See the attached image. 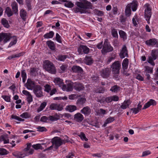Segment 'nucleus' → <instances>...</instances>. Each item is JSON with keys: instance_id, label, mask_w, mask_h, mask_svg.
<instances>
[{"instance_id": "nucleus-1", "label": "nucleus", "mask_w": 158, "mask_h": 158, "mask_svg": "<svg viewBox=\"0 0 158 158\" xmlns=\"http://www.w3.org/2000/svg\"><path fill=\"white\" fill-rule=\"evenodd\" d=\"M76 4L79 8H77L75 10L76 13L80 12L81 13H86L88 12V9L92 8V5L90 2L85 1L83 2H77Z\"/></svg>"}, {"instance_id": "nucleus-2", "label": "nucleus", "mask_w": 158, "mask_h": 158, "mask_svg": "<svg viewBox=\"0 0 158 158\" xmlns=\"http://www.w3.org/2000/svg\"><path fill=\"white\" fill-rule=\"evenodd\" d=\"M43 66L45 69L50 73L55 74L56 72L54 65L48 60H45L44 61Z\"/></svg>"}, {"instance_id": "nucleus-3", "label": "nucleus", "mask_w": 158, "mask_h": 158, "mask_svg": "<svg viewBox=\"0 0 158 158\" xmlns=\"http://www.w3.org/2000/svg\"><path fill=\"white\" fill-rule=\"evenodd\" d=\"M63 141L64 140H61L59 137H54L52 139V145L47 149L44 150V151L52 150L53 148V145L55 146V148L57 149L62 144Z\"/></svg>"}, {"instance_id": "nucleus-4", "label": "nucleus", "mask_w": 158, "mask_h": 158, "mask_svg": "<svg viewBox=\"0 0 158 158\" xmlns=\"http://www.w3.org/2000/svg\"><path fill=\"white\" fill-rule=\"evenodd\" d=\"M120 67L121 64L119 61L114 62L111 66L112 73L114 75V76L116 78L118 77Z\"/></svg>"}, {"instance_id": "nucleus-5", "label": "nucleus", "mask_w": 158, "mask_h": 158, "mask_svg": "<svg viewBox=\"0 0 158 158\" xmlns=\"http://www.w3.org/2000/svg\"><path fill=\"white\" fill-rule=\"evenodd\" d=\"M113 50V48L108 42V40L106 39L104 43L102 49V53L105 55L106 53L111 52Z\"/></svg>"}, {"instance_id": "nucleus-6", "label": "nucleus", "mask_w": 158, "mask_h": 158, "mask_svg": "<svg viewBox=\"0 0 158 158\" xmlns=\"http://www.w3.org/2000/svg\"><path fill=\"white\" fill-rule=\"evenodd\" d=\"M33 92L38 98H40L43 96L42 87L39 85H36L34 88Z\"/></svg>"}, {"instance_id": "nucleus-7", "label": "nucleus", "mask_w": 158, "mask_h": 158, "mask_svg": "<svg viewBox=\"0 0 158 158\" xmlns=\"http://www.w3.org/2000/svg\"><path fill=\"white\" fill-rule=\"evenodd\" d=\"M11 38V35L9 33H0V42L3 40L4 43H6Z\"/></svg>"}, {"instance_id": "nucleus-8", "label": "nucleus", "mask_w": 158, "mask_h": 158, "mask_svg": "<svg viewBox=\"0 0 158 158\" xmlns=\"http://www.w3.org/2000/svg\"><path fill=\"white\" fill-rule=\"evenodd\" d=\"M111 70L109 68L103 69L100 71V75L103 78H107L110 77Z\"/></svg>"}, {"instance_id": "nucleus-9", "label": "nucleus", "mask_w": 158, "mask_h": 158, "mask_svg": "<svg viewBox=\"0 0 158 158\" xmlns=\"http://www.w3.org/2000/svg\"><path fill=\"white\" fill-rule=\"evenodd\" d=\"M30 153L22 152H16L13 153V155L18 158H23L26 156H28L32 154V150L30 151Z\"/></svg>"}, {"instance_id": "nucleus-10", "label": "nucleus", "mask_w": 158, "mask_h": 158, "mask_svg": "<svg viewBox=\"0 0 158 158\" xmlns=\"http://www.w3.org/2000/svg\"><path fill=\"white\" fill-rule=\"evenodd\" d=\"M144 7L146 8L145 10V18H148V19H150L152 15V12L150 5L147 3L145 5Z\"/></svg>"}, {"instance_id": "nucleus-11", "label": "nucleus", "mask_w": 158, "mask_h": 158, "mask_svg": "<svg viewBox=\"0 0 158 158\" xmlns=\"http://www.w3.org/2000/svg\"><path fill=\"white\" fill-rule=\"evenodd\" d=\"M50 108L51 110H55L59 111H61L63 109L62 104L54 103H52L50 105Z\"/></svg>"}, {"instance_id": "nucleus-12", "label": "nucleus", "mask_w": 158, "mask_h": 158, "mask_svg": "<svg viewBox=\"0 0 158 158\" xmlns=\"http://www.w3.org/2000/svg\"><path fill=\"white\" fill-rule=\"evenodd\" d=\"M74 83L71 81H69L66 85H64L63 86L62 89L64 91L67 92L71 91L73 90V88Z\"/></svg>"}, {"instance_id": "nucleus-13", "label": "nucleus", "mask_w": 158, "mask_h": 158, "mask_svg": "<svg viewBox=\"0 0 158 158\" xmlns=\"http://www.w3.org/2000/svg\"><path fill=\"white\" fill-rule=\"evenodd\" d=\"M89 49L87 46L81 45L78 48V52L79 54H82L83 52L85 54H88L89 52Z\"/></svg>"}, {"instance_id": "nucleus-14", "label": "nucleus", "mask_w": 158, "mask_h": 158, "mask_svg": "<svg viewBox=\"0 0 158 158\" xmlns=\"http://www.w3.org/2000/svg\"><path fill=\"white\" fill-rule=\"evenodd\" d=\"M119 55L120 58L122 59L123 58L125 57H128L127 51V47L125 45L123 46Z\"/></svg>"}, {"instance_id": "nucleus-15", "label": "nucleus", "mask_w": 158, "mask_h": 158, "mask_svg": "<svg viewBox=\"0 0 158 158\" xmlns=\"http://www.w3.org/2000/svg\"><path fill=\"white\" fill-rule=\"evenodd\" d=\"M73 88L76 91H80L83 90L84 87L81 83L79 82H75L73 83Z\"/></svg>"}, {"instance_id": "nucleus-16", "label": "nucleus", "mask_w": 158, "mask_h": 158, "mask_svg": "<svg viewBox=\"0 0 158 158\" xmlns=\"http://www.w3.org/2000/svg\"><path fill=\"white\" fill-rule=\"evenodd\" d=\"M25 86L28 89L32 90L34 89L35 85L34 81H32L30 79H28L25 84Z\"/></svg>"}, {"instance_id": "nucleus-17", "label": "nucleus", "mask_w": 158, "mask_h": 158, "mask_svg": "<svg viewBox=\"0 0 158 158\" xmlns=\"http://www.w3.org/2000/svg\"><path fill=\"white\" fill-rule=\"evenodd\" d=\"M72 70L73 72L78 73H82L83 72L81 67L77 65L73 66L72 68Z\"/></svg>"}, {"instance_id": "nucleus-18", "label": "nucleus", "mask_w": 158, "mask_h": 158, "mask_svg": "<svg viewBox=\"0 0 158 158\" xmlns=\"http://www.w3.org/2000/svg\"><path fill=\"white\" fill-rule=\"evenodd\" d=\"M53 81L56 85H58L59 87L62 88L64 85L62 80L60 78H56Z\"/></svg>"}, {"instance_id": "nucleus-19", "label": "nucleus", "mask_w": 158, "mask_h": 158, "mask_svg": "<svg viewBox=\"0 0 158 158\" xmlns=\"http://www.w3.org/2000/svg\"><path fill=\"white\" fill-rule=\"evenodd\" d=\"M156 104V102L154 100L151 99L144 105L143 109H146L149 107L151 105L155 106Z\"/></svg>"}, {"instance_id": "nucleus-20", "label": "nucleus", "mask_w": 158, "mask_h": 158, "mask_svg": "<svg viewBox=\"0 0 158 158\" xmlns=\"http://www.w3.org/2000/svg\"><path fill=\"white\" fill-rule=\"evenodd\" d=\"M74 119L77 122H81L84 119V117L80 113H78L75 114Z\"/></svg>"}, {"instance_id": "nucleus-21", "label": "nucleus", "mask_w": 158, "mask_h": 158, "mask_svg": "<svg viewBox=\"0 0 158 158\" xmlns=\"http://www.w3.org/2000/svg\"><path fill=\"white\" fill-rule=\"evenodd\" d=\"M157 40L155 38L150 39L145 41V44L148 46H153L157 43Z\"/></svg>"}, {"instance_id": "nucleus-22", "label": "nucleus", "mask_w": 158, "mask_h": 158, "mask_svg": "<svg viewBox=\"0 0 158 158\" xmlns=\"http://www.w3.org/2000/svg\"><path fill=\"white\" fill-rule=\"evenodd\" d=\"M11 6L14 14H18V5L17 3L15 1L11 3Z\"/></svg>"}, {"instance_id": "nucleus-23", "label": "nucleus", "mask_w": 158, "mask_h": 158, "mask_svg": "<svg viewBox=\"0 0 158 158\" xmlns=\"http://www.w3.org/2000/svg\"><path fill=\"white\" fill-rule=\"evenodd\" d=\"M81 112L85 115H88L91 112V110L89 107L87 106L84 107L81 110Z\"/></svg>"}, {"instance_id": "nucleus-24", "label": "nucleus", "mask_w": 158, "mask_h": 158, "mask_svg": "<svg viewBox=\"0 0 158 158\" xmlns=\"http://www.w3.org/2000/svg\"><path fill=\"white\" fill-rule=\"evenodd\" d=\"M131 103L130 100H125L120 106V108L123 109H125L128 107Z\"/></svg>"}, {"instance_id": "nucleus-25", "label": "nucleus", "mask_w": 158, "mask_h": 158, "mask_svg": "<svg viewBox=\"0 0 158 158\" xmlns=\"http://www.w3.org/2000/svg\"><path fill=\"white\" fill-rule=\"evenodd\" d=\"M2 141H4V144L8 143H9V140L8 135H3L0 137V142Z\"/></svg>"}, {"instance_id": "nucleus-26", "label": "nucleus", "mask_w": 158, "mask_h": 158, "mask_svg": "<svg viewBox=\"0 0 158 158\" xmlns=\"http://www.w3.org/2000/svg\"><path fill=\"white\" fill-rule=\"evenodd\" d=\"M20 15L21 18L25 21L27 17L26 11L23 9H22L20 11Z\"/></svg>"}, {"instance_id": "nucleus-27", "label": "nucleus", "mask_w": 158, "mask_h": 158, "mask_svg": "<svg viewBox=\"0 0 158 158\" xmlns=\"http://www.w3.org/2000/svg\"><path fill=\"white\" fill-rule=\"evenodd\" d=\"M131 4H128L126 7L125 10V14L127 17H129L131 14Z\"/></svg>"}, {"instance_id": "nucleus-28", "label": "nucleus", "mask_w": 158, "mask_h": 158, "mask_svg": "<svg viewBox=\"0 0 158 158\" xmlns=\"http://www.w3.org/2000/svg\"><path fill=\"white\" fill-rule=\"evenodd\" d=\"M46 44L49 48L52 50L54 51L55 49V46L54 43L51 40L48 41Z\"/></svg>"}, {"instance_id": "nucleus-29", "label": "nucleus", "mask_w": 158, "mask_h": 158, "mask_svg": "<svg viewBox=\"0 0 158 158\" xmlns=\"http://www.w3.org/2000/svg\"><path fill=\"white\" fill-rule=\"evenodd\" d=\"M27 147L23 149V152H25L27 153H30V152L31 150H32V154L33 153L34 150L33 149H31V143H28L27 144Z\"/></svg>"}, {"instance_id": "nucleus-30", "label": "nucleus", "mask_w": 158, "mask_h": 158, "mask_svg": "<svg viewBox=\"0 0 158 158\" xmlns=\"http://www.w3.org/2000/svg\"><path fill=\"white\" fill-rule=\"evenodd\" d=\"M68 57V56L66 55L59 54L57 56L56 59L60 61H64Z\"/></svg>"}, {"instance_id": "nucleus-31", "label": "nucleus", "mask_w": 158, "mask_h": 158, "mask_svg": "<svg viewBox=\"0 0 158 158\" xmlns=\"http://www.w3.org/2000/svg\"><path fill=\"white\" fill-rule=\"evenodd\" d=\"M86 101V99L83 98H79L76 102V104L78 106L83 105Z\"/></svg>"}, {"instance_id": "nucleus-32", "label": "nucleus", "mask_w": 158, "mask_h": 158, "mask_svg": "<svg viewBox=\"0 0 158 158\" xmlns=\"http://www.w3.org/2000/svg\"><path fill=\"white\" fill-rule=\"evenodd\" d=\"M93 60L91 56H86L85 59V62L87 65L91 64L93 63Z\"/></svg>"}, {"instance_id": "nucleus-33", "label": "nucleus", "mask_w": 158, "mask_h": 158, "mask_svg": "<svg viewBox=\"0 0 158 158\" xmlns=\"http://www.w3.org/2000/svg\"><path fill=\"white\" fill-rule=\"evenodd\" d=\"M77 107L74 105H69L66 107V109L70 112H72L77 110Z\"/></svg>"}, {"instance_id": "nucleus-34", "label": "nucleus", "mask_w": 158, "mask_h": 158, "mask_svg": "<svg viewBox=\"0 0 158 158\" xmlns=\"http://www.w3.org/2000/svg\"><path fill=\"white\" fill-rule=\"evenodd\" d=\"M128 4H131V8L133 11H135L136 10L137 7V2L136 1H133L132 2Z\"/></svg>"}, {"instance_id": "nucleus-35", "label": "nucleus", "mask_w": 158, "mask_h": 158, "mask_svg": "<svg viewBox=\"0 0 158 158\" xmlns=\"http://www.w3.org/2000/svg\"><path fill=\"white\" fill-rule=\"evenodd\" d=\"M123 68L124 70L126 69L128 66V60L127 58H125L123 60L122 64Z\"/></svg>"}, {"instance_id": "nucleus-36", "label": "nucleus", "mask_w": 158, "mask_h": 158, "mask_svg": "<svg viewBox=\"0 0 158 158\" xmlns=\"http://www.w3.org/2000/svg\"><path fill=\"white\" fill-rule=\"evenodd\" d=\"M11 39H12V40L11 42L9 44L8 47L10 48L11 46H13L15 44L17 41V39L16 36H11Z\"/></svg>"}, {"instance_id": "nucleus-37", "label": "nucleus", "mask_w": 158, "mask_h": 158, "mask_svg": "<svg viewBox=\"0 0 158 158\" xmlns=\"http://www.w3.org/2000/svg\"><path fill=\"white\" fill-rule=\"evenodd\" d=\"M1 23L5 27L8 28L10 27L8 21L5 18H2L1 20Z\"/></svg>"}, {"instance_id": "nucleus-38", "label": "nucleus", "mask_w": 158, "mask_h": 158, "mask_svg": "<svg viewBox=\"0 0 158 158\" xmlns=\"http://www.w3.org/2000/svg\"><path fill=\"white\" fill-rule=\"evenodd\" d=\"M54 35V32L52 31L44 35V37L46 39L51 38L53 37Z\"/></svg>"}, {"instance_id": "nucleus-39", "label": "nucleus", "mask_w": 158, "mask_h": 158, "mask_svg": "<svg viewBox=\"0 0 158 158\" xmlns=\"http://www.w3.org/2000/svg\"><path fill=\"white\" fill-rule=\"evenodd\" d=\"M45 144L44 143H43L41 144L38 143L33 145L32 146V147L35 150H37L38 149H44V148L41 145H44Z\"/></svg>"}, {"instance_id": "nucleus-40", "label": "nucleus", "mask_w": 158, "mask_h": 158, "mask_svg": "<svg viewBox=\"0 0 158 158\" xmlns=\"http://www.w3.org/2000/svg\"><path fill=\"white\" fill-rule=\"evenodd\" d=\"M120 87L117 85H114L112 87L110 90L112 92L117 93L120 90Z\"/></svg>"}, {"instance_id": "nucleus-41", "label": "nucleus", "mask_w": 158, "mask_h": 158, "mask_svg": "<svg viewBox=\"0 0 158 158\" xmlns=\"http://www.w3.org/2000/svg\"><path fill=\"white\" fill-rule=\"evenodd\" d=\"M5 12L8 17H10L13 15V13L11 9L9 7H7L6 9Z\"/></svg>"}, {"instance_id": "nucleus-42", "label": "nucleus", "mask_w": 158, "mask_h": 158, "mask_svg": "<svg viewBox=\"0 0 158 158\" xmlns=\"http://www.w3.org/2000/svg\"><path fill=\"white\" fill-rule=\"evenodd\" d=\"M47 103L46 102H44L42 103L41 104L40 107L37 110V112H40L43 110L45 107Z\"/></svg>"}, {"instance_id": "nucleus-43", "label": "nucleus", "mask_w": 158, "mask_h": 158, "mask_svg": "<svg viewBox=\"0 0 158 158\" xmlns=\"http://www.w3.org/2000/svg\"><path fill=\"white\" fill-rule=\"evenodd\" d=\"M158 52L156 50H153L152 51L151 56L154 60H155L157 57Z\"/></svg>"}, {"instance_id": "nucleus-44", "label": "nucleus", "mask_w": 158, "mask_h": 158, "mask_svg": "<svg viewBox=\"0 0 158 158\" xmlns=\"http://www.w3.org/2000/svg\"><path fill=\"white\" fill-rule=\"evenodd\" d=\"M23 55L22 53H19L15 54H14L8 57V59L10 60L16 57H19Z\"/></svg>"}, {"instance_id": "nucleus-45", "label": "nucleus", "mask_w": 158, "mask_h": 158, "mask_svg": "<svg viewBox=\"0 0 158 158\" xmlns=\"http://www.w3.org/2000/svg\"><path fill=\"white\" fill-rule=\"evenodd\" d=\"M119 33L120 37L122 38L123 40H125L127 39V35L126 33L123 31L120 30L119 31Z\"/></svg>"}, {"instance_id": "nucleus-46", "label": "nucleus", "mask_w": 158, "mask_h": 158, "mask_svg": "<svg viewBox=\"0 0 158 158\" xmlns=\"http://www.w3.org/2000/svg\"><path fill=\"white\" fill-rule=\"evenodd\" d=\"M9 152L6 149L3 148H0V155H5L7 154Z\"/></svg>"}, {"instance_id": "nucleus-47", "label": "nucleus", "mask_w": 158, "mask_h": 158, "mask_svg": "<svg viewBox=\"0 0 158 158\" xmlns=\"http://www.w3.org/2000/svg\"><path fill=\"white\" fill-rule=\"evenodd\" d=\"M45 91L47 93L50 92L51 89V86L50 85L46 84L44 86Z\"/></svg>"}, {"instance_id": "nucleus-48", "label": "nucleus", "mask_w": 158, "mask_h": 158, "mask_svg": "<svg viewBox=\"0 0 158 158\" xmlns=\"http://www.w3.org/2000/svg\"><path fill=\"white\" fill-rule=\"evenodd\" d=\"M145 71L147 73H153V68H151L148 66H145Z\"/></svg>"}, {"instance_id": "nucleus-49", "label": "nucleus", "mask_w": 158, "mask_h": 158, "mask_svg": "<svg viewBox=\"0 0 158 158\" xmlns=\"http://www.w3.org/2000/svg\"><path fill=\"white\" fill-rule=\"evenodd\" d=\"M64 6L68 8H72L74 6V4L70 1H67L64 4Z\"/></svg>"}, {"instance_id": "nucleus-50", "label": "nucleus", "mask_w": 158, "mask_h": 158, "mask_svg": "<svg viewBox=\"0 0 158 158\" xmlns=\"http://www.w3.org/2000/svg\"><path fill=\"white\" fill-rule=\"evenodd\" d=\"M111 33L112 36L115 38L118 37V35L117 30L114 28H113L111 30Z\"/></svg>"}, {"instance_id": "nucleus-51", "label": "nucleus", "mask_w": 158, "mask_h": 158, "mask_svg": "<svg viewBox=\"0 0 158 158\" xmlns=\"http://www.w3.org/2000/svg\"><path fill=\"white\" fill-rule=\"evenodd\" d=\"M78 136L80 137L82 140H84L85 141H87L88 139L86 137L85 135L83 132H81Z\"/></svg>"}, {"instance_id": "nucleus-52", "label": "nucleus", "mask_w": 158, "mask_h": 158, "mask_svg": "<svg viewBox=\"0 0 158 158\" xmlns=\"http://www.w3.org/2000/svg\"><path fill=\"white\" fill-rule=\"evenodd\" d=\"M37 72V69L36 68H33L31 69L30 73L32 75L35 76Z\"/></svg>"}, {"instance_id": "nucleus-53", "label": "nucleus", "mask_w": 158, "mask_h": 158, "mask_svg": "<svg viewBox=\"0 0 158 158\" xmlns=\"http://www.w3.org/2000/svg\"><path fill=\"white\" fill-rule=\"evenodd\" d=\"M120 22L121 23H125L127 20V18L121 15L119 18Z\"/></svg>"}, {"instance_id": "nucleus-54", "label": "nucleus", "mask_w": 158, "mask_h": 158, "mask_svg": "<svg viewBox=\"0 0 158 158\" xmlns=\"http://www.w3.org/2000/svg\"><path fill=\"white\" fill-rule=\"evenodd\" d=\"M94 13L96 15L99 16H102L104 15L103 11L98 10H95Z\"/></svg>"}, {"instance_id": "nucleus-55", "label": "nucleus", "mask_w": 158, "mask_h": 158, "mask_svg": "<svg viewBox=\"0 0 158 158\" xmlns=\"http://www.w3.org/2000/svg\"><path fill=\"white\" fill-rule=\"evenodd\" d=\"M153 58L151 56H149L148 57V59L147 60L148 62L150 63L153 66H154L155 65V63L153 62Z\"/></svg>"}, {"instance_id": "nucleus-56", "label": "nucleus", "mask_w": 158, "mask_h": 158, "mask_svg": "<svg viewBox=\"0 0 158 158\" xmlns=\"http://www.w3.org/2000/svg\"><path fill=\"white\" fill-rule=\"evenodd\" d=\"M20 116L22 118H27L30 117V115L27 112H25L21 114Z\"/></svg>"}, {"instance_id": "nucleus-57", "label": "nucleus", "mask_w": 158, "mask_h": 158, "mask_svg": "<svg viewBox=\"0 0 158 158\" xmlns=\"http://www.w3.org/2000/svg\"><path fill=\"white\" fill-rule=\"evenodd\" d=\"M11 117L12 118L15 119L19 121H23L24 120V119H22L16 115H12Z\"/></svg>"}, {"instance_id": "nucleus-58", "label": "nucleus", "mask_w": 158, "mask_h": 158, "mask_svg": "<svg viewBox=\"0 0 158 158\" xmlns=\"http://www.w3.org/2000/svg\"><path fill=\"white\" fill-rule=\"evenodd\" d=\"M27 99L28 103L30 104L33 101L32 97L31 94L27 96Z\"/></svg>"}, {"instance_id": "nucleus-59", "label": "nucleus", "mask_w": 158, "mask_h": 158, "mask_svg": "<svg viewBox=\"0 0 158 158\" xmlns=\"http://www.w3.org/2000/svg\"><path fill=\"white\" fill-rule=\"evenodd\" d=\"M37 129H38V131L40 132H43L44 131H47V129L46 128L44 127H40L38 126Z\"/></svg>"}, {"instance_id": "nucleus-60", "label": "nucleus", "mask_w": 158, "mask_h": 158, "mask_svg": "<svg viewBox=\"0 0 158 158\" xmlns=\"http://www.w3.org/2000/svg\"><path fill=\"white\" fill-rule=\"evenodd\" d=\"M2 97L6 102H10V97L7 95H2Z\"/></svg>"}, {"instance_id": "nucleus-61", "label": "nucleus", "mask_w": 158, "mask_h": 158, "mask_svg": "<svg viewBox=\"0 0 158 158\" xmlns=\"http://www.w3.org/2000/svg\"><path fill=\"white\" fill-rule=\"evenodd\" d=\"M151 152L149 150H147L145 151H144L142 153V155L141 156L142 157H144L145 156H147L148 155H149L151 154Z\"/></svg>"}, {"instance_id": "nucleus-62", "label": "nucleus", "mask_w": 158, "mask_h": 158, "mask_svg": "<svg viewBox=\"0 0 158 158\" xmlns=\"http://www.w3.org/2000/svg\"><path fill=\"white\" fill-rule=\"evenodd\" d=\"M56 41L60 43H62V41L61 39V37L57 33L56 34Z\"/></svg>"}, {"instance_id": "nucleus-63", "label": "nucleus", "mask_w": 158, "mask_h": 158, "mask_svg": "<svg viewBox=\"0 0 158 158\" xmlns=\"http://www.w3.org/2000/svg\"><path fill=\"white\" fill-rule=\"evenodd\" d=\"M114 120V117H110L108 118L106 121V123H109L113 122Z\"/></svg>"}, {"instance_id": "nucleus-64", "label": "nucleus", "mask_w": 158, "mask_h": 158, "mask_svg": "<svg viewBox=\"0 0 158 158\" xmlns=\"http://www.w3.org/2000/svg\"><path fill=\"white\" fill-rule=\"evenodd\" d=\"M130 110L132 111V113L136 114L139 112V110L136 108H131Z\"/></svg>"}]
</instances>
